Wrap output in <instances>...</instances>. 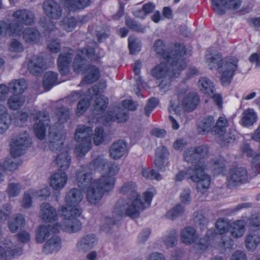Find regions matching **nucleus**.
<instances>
[{
  "label": "nucleus",
  "instance_id": "33",
  "mask_svg": "<svg viewBox=\"0 0 260 260\" xmlns=\"http://www.w3.org/2000/svg\"><path fill=\"white\" fill-rule=\"evenodd\" d=\"M173 101H177L180 106L184 107L186 110H193L198 105L200 99L198 94L196 92H190L188 93L184 98L181 105L180 104L178 100H173Z\"/></svg>",
  "mask_w": 260,
  "mask_h": 260
},
{
  "label": "nucleus",
  "instance_id": "47",
  "mask_svg": "<svg viewBox=\"0 0 260 260\" xmlns=\"http://www.w3.org/2000/svg\"><path fill=\"white\" fill-rule=\"evenodd\" d=\"M9 88L14 92V94H21L23 93L27 88V83L24 79L15 80L11 82Z\"/></svg>",
  "mask_w": 260,
  "mask_h": 260
},
{
  "label": "nucleus",
  "instance_id": "55",
  "mask_svg": "<svg viewBox=\"0 0 260 260\" xmlns=\"http://www.w3.org/2000/svg\"><path fill=\"white\" fill-rule=\"evenodd\" d=\"M177 234L175 231H171L163 237V242L167 247H173L177 243Z\"/></svg>",
  "mask_w": 260,
  "mask_h": 260
},
{
  "label": "nucleus",
  "instance_id": "22",
  "mask_svg": "<svg viewBox=\"0 0 260 260\" xmlns=\"http://www.w3.org/2000/svg\"><path fill=\"white\" fill-rule=\"evenodd\" d=\"M62 221L60 224H55L51 228L50 225H41L36 231V239L38 243H42L46 238L49 236L50 231L53 233H57L60 229L64 231L61 227Z\"/></svg>",
  "mask_w": 260,
  "mask_h": 260
},
{
  "label": "nucleus",
  "instance_id": "52",
  "mask_svg": "<svg viewBox=\"0 0 260 260\" xmlns=\"http://www.w3.org/2000/svg\"><path fill=\"white\" fill-rule=\"evenodd\" d=\"M30 192L34 198H42L46 199L50 195V191L49 187L45 185L40 190L30 189Z\"/></svg>",
  "mask_w": 260,
  "mask_h": 260
},
{
  "label": "nucleus",
  "instance_id": "21",
  "mask_svg": "<svg viewBox=\"0 0 260 260\" xmlns=\"http://www.w3.org/2000/svg\"><path fill=\"white\" fill-rule=\"evenodd\" d=\"M45 15L53 20L59 19L62 15V8L60 5L53 0H45L43 4Z\"/></svg>",
  "mask_w": 260,
  "mask_h": 260
},
{
  "label": "nucleus",
  "instance_id": "11",
  "mask_svg": "<svg viewBox=\"0 0 260 260\" xmlns=\"http://www.w3.org/2000/svg\"><path fill=\"white\" fill-rule=\"evenodd\" d=\"M31 144V139L26 131L15 135L12 138L10 142L11 155L14 157L22 155Z\"/></svg>",
  "mask_w": 260,
  "mask_h": 260
},
{
  "label": "nucleus",
  "instance_id": "64",
  "mask_svg": "<svg viewBox=\"0 0 260 260\" xmlns=\"http://www.w3.org/2000/svg\"><path fill=\"white\" fill-rule=\"evenodd\" d=\"M251 167L255 172H260V147L258 148V152L252 159Z\"/></svg>",
  "mask_w": 260,
  "mask_h": 260
},
{
  "label": "nucleus",
  "instance_id": "2",
  "mask_svg": "<svg viewBox=\"0 0 260 260\" xmlns=\"http://www.w3.org/2000/svg\"><path fill=\"white\" fill-rule=\"evenodd\" d=\"M82 199L83 195L81 191L77 188H72L67 193L65 197L66 206L59 209L63 217L61 227L64 231L75 233L81 229V223L77 217L82 213V209L79 204Z\"/></svg>",
  "mask_w": 260,
  "mask_h": 260
},
{
  "label": "nucleus",
  "instance_id": "63",
  "mask_svg": "<svg viewBox=\"0 0 260 260\" xmlns=\"http://www.w3.org/2000/svg\"><path fill=\"white\" fill-rule=\"evenodd\" d=\"M18 166V165L15 160L14 159H8L5 161L3 166L0 164V170L12 171L17 169Z\"/></svg>",
  "mask_w": 260,
  "mask_h": 260
},
{
  "label": "nucleus",
  "instance_id": "24",
  "mask_svg": "<svg viewBox=\"0 0 260 260\" xmlns=\"http://www.w3.org/2000/svg\"><path fill=\"white\" fill-rule=\"evenodd\" d=\"M21 254V248H16L15 246L11 243L0 246V259L11 260Z\"/></svg>",
  "mask_w": 260,
  "mask_h": 260
},
{
  "label": "nucleus",
  "instance_id": "20",
  "mask_svg": "<svg viewBox=\"0 0 260 260\" xmlns=\"http://www.w3.org/2000/svg\"><path fill=\"white\" fill-rule=\"evenodd\" d=\"M12 17L15 18L13 21L19 23L22 26H23V24L32 25L35 21L34 13L27 9L17 10L13 13ZM23 28V27H22Z\"/></svg>",
  "mask_w": 260,
  "mask_h": 260
},
{
  "label": "nucleus",
  "instance_id": "54",
  "mask_svg": "<svg viewBox=\"0 0 260 260\" xmlns=\"http://www.w3.org/2000/svg\"><path fill=\"white\" fill-rule=\"evenodd\" d=\"M108 162V160L104 157V155H100L92 161L91 165L99 171H104L106 169Z\"/></svg>",
  "mask_w": 260,
  "mask_h": 260
},
{
  "label": "nucleus",
  "instance_id": "8",
  "mask_svg": "<svg viewBox=\"0 0 260 260\" xmlns=\"http://www.w3.org/2000/svg\"><path fill=\"white\" fill-rule=\"evenodd\" d=\"M92 135V127L85 125H80L77 127L74 135L76 142L75 151L77 156L82 157L91 149Z\"/></svg>",
  "mask_w": 260,
  "mask_h": 260
},
{
  "label": "nucleus",
  "instance_id": "40",
  "mask_svg": "<svg viewBox=\"0 0 260 260\" xmlns=\"http://www.w3.org/2000/svg\"><path fill=\"white\" fill-rule=\"evenodd\" d=\"M245 220L243 218L241 219L234 221L231 224V235L235 238H239L243 236L245 232Z\"/></svg>",
  "mask_w": 260,
  "mask_h": 260
},
{
  "label": "nucleus",
  "instance_id": "3",
  "mask_svg": "<svg viewBox=\"0 0 260 260\" xmlns=\"http://www.w3.org/2000/svg\"><path fill=\"white\" fill-rule=\"evenodd\" d=\"M104 56V53H96L94 48L88 46L78 50L73 66L74 71L76 73L86 74L81 84H90L100 78L99 69L94 66L86 64L87 59L94 61Z\"/></svg>",
  "mask_w": 260,
  "mask_h": 260
},
{
  "label": "nucleus",
  "instance_id": "46",
  "mask_svg": "<svg viewBox=\"0 0 260 260\" xmlns=\"http://www.w3.org/2000/svg\"><path fill=\"white\" fill-rule=\"evenodd\" d=\"M58 83L56 73L48 72L45 74L43 85L46 90H49L52 86Z\"/></svg>",
  "mask_w": 260,
  "mask_h": 260
},
{
  "label": "nucleus",
  "instance_id": "9",
  "mask_svg": "<svg viewBox=\"0 0 260 260\" xmlns=\"http://www.w3.org/2000/svg\"><path fill=\"white\" fill-rule=\"evenodd\" d=\"M215 235L212 230L207 231L205 239H200L196 230L192 226H188L182 229L180 232V239L181 242L186 245L194 244L197 248L204 250L210 244L209 241Z\"/></svg>",
  "mask_w": 260,
  "mask_h": 260
},
{
  "label": "nucleus",
  "instance_id": "43",
  "mask_svg": "<svg viewBox=\"0 0 260 260\" xmlns=\"http://www.w3.org/2000/svg\"><path fill=\"white\" fill-rule=\"evenodd\" d=\"M41 35L39 31L33 27H27L22 32V38L27 43L37 42L40 39Z\"/></svg>",
  "mask_w": 260,
  "mask_h": 260
},
{
  "label": "nucleus",
  "instance_id": "42",
  "mask_svg": "<svg viewBox=\"0 0 260 260\" xmlns=\"http://www.w3.org/2000/svg\"><path fill=\"white\" fill-rule=\"evenodd\" d=\"M200 90L207 95H212L215 91L214 83L206 77H202L198 81Z\"/></svg>",
  "mask_w": 260,
  "mask_h": 260
},
{
  "label": "nucleus",
  "instance_id": "60",
  "mask_svg": "<svg viewBox=\"0 0 260 260\" xmlns=\"http://www.w3.org/2000/svg\"><path fill=\"white\" fill-rule=\"evenodd\" d=\"M105 170L107 171L105 174H107L109 176L114 177L119 172V167L115 162L108 161Z\"/></svg>",
  "mask_w": 260,
  "mask_h": 260
},
{
  "label": "nucleus",
  "instance_id": "34",
  "mask_svg": "<svg viewBox=\"0 0 260 260\" xmlns=\"http://www.w3.org/2000/svg\"><path fill=\"white\" fill-rule=\"evenodd\" d=\"M170 108H169L170 112L173 111L174 115L169 116V119L171 123L172 127L174 129H178L180 126L179 124V120L180 119L179 113L182 110V107L179 106L177 101H171L170 102Z\"/></svg>",
  "mask_w": 260,
  "mask_h": 260
},
{
  "label": "nucleus",
  "instance_id": "4",
  "mask_svg": "<svg viewBox=\"0 0 260 260\" xmlns=\"http://www.w3.org/2000/svg\"><path fill=\"white\" fill-rule=\"evenodd\" d=\"M175 51L179 52V57L175 59L177 64V69H174L171 62H161L156 66L151 71L152 75L157 79H160L159 84L160 90L165 92L167 91L171 85V81L173 77L179 76L180 72L186 67V62L184 61V56L186 51L184 46H175Z\"/></svg>",
  "mask_w": 260,
  "mask_h": 260
},
{
  "label": "nucleus",
  "instance_id": "61",
  "mask_svg": "<svg viewBox=\"0 0 260 260\" xmlns=\"http://www.w3.org/2000/svg\"><path fill=\"white\" fill-rule=\"evenodd\" d=\"M89 106V102L88 100L83 99L81 100L78 105L76 110V114L80 116L83 114L88 108Z\"/></svg>",
  "mask_w": 260,
  "mask_h": 260
},
{
  "label": "nucleus",
  "instance_id": "32",
  "mask_svg": "<svg viewBox=\"0 0 260 260\" xmlns=\"http://www.w3.org/2000/svg\"><path fill=\"white\" fill-rule=\"evenodd\" d=\"M69 11H76L84 9L90 5V0H60Z\"/></svg>",
  "mask_w": 260,
  "mask_h": 260
},
{
  "label": "nucleus",
  "instance_id": "53",
  "mask_svg": "<svg viewBox=\"0 0 260 260\" xmlns=\"http://www.w3.org/2000/svg\"><path fill=\"white\" fill-rule=\"evenodd\" d=\"M184 211V208L178 204L169 210L166 214V217L169 219L173 220L182 215Z\"/></svg>",
  "mask_w": 260,
  "mask_h": 260
},
{
  "label": "nucleus",
  "instance_id": "49",
  "mask_svg": "<svg viewBox=\"0 0 260 260\" xmlns=\"http://www.w3.org/2000/svg\"><path fill=\"white\" fill-rule=\"evenodd\" d=\"M155 8V5L152 2H148L145 4L141 10L135 12L134 15L137 17L143 19L146 15L153 11Z\"/></svg>",
  "mask_w": 260,
  "mask_h": 260
},
{
  "label": "nucleus",
  "instance_id": "10",
  "mask_svg": "<svg viewBox=\"0 0 260 260\" xmlns=\"http://www.w3.org/2000/svg\"><path fill=\"white\" fill-rule=\"evenodd\" d=\"M28 114L23 111L17 112L8 117V110L6 106L0 105V134L4 133L11 122L18 126H22L26 122Z\"/></svg>",
  "mask_w": 260,
  "mask_h": 260
},
{
  "label": "nucleus",
  "instance_id": "57",
  "mask_svg": "<svg viewBox=\"0 0 260 260\" xmlns=\"http://www.w3.org/2000/svg\"><path fill=\"white\" fill-rule=\"evenodd\" d=\"M142 174L143 177L150 180L155 179L159 181L162 179L160 174L154 170H149L146 168H144L142 169Z\"/></svg>",
  "mask_w": 260,
  "mask_h": 260
},
{
  "label": "nucleus",
  "instance_id": "12",
  "mask_svg": "<svg viewBox=\"0 0 260 260\" xmlns=\"http://www.w3.org/2000/svg\"><path fill=\"white\" fill-rule=\"evenodd\" d=\"M208 147L204 145L188 148L183 152V159L188 163L197 162L194 165L200 164L201 166L203 165L204 171L206 166L205 165L202 159L208 156Z\"/></svg>",
  "mask_w": 260,
  "mask_h": 260
},
{
  "label": "nucleus",
  "instance_id": "28",
  "mask_svg": "<svg viewBox=\"0 0 260 260\" xmlns=\"http://www.w3.org/2000/svg\"><path fill=\"white\" fill-rule=\"evenodd\" d=\"M128 114L125 110L116 109L113 111H110L106 116L102 117L101 120H99L100 122L105 124L110 121H117L118 122H125L128 119Z\"/></svg>",
  "mask_w": 260,
  "mask_h": 260
},
{
  "label": "nucleus",
  "instance_id": "7",
  "mask_svg": "<svg viewBox=\"0 0 260 260\" xmlns=\"http://www.w3.org/2000/svg\"><path fill=\"white\" fill-rule=\"evenodd\" d=\"M203 165H193L189 167L186 172L180 171L175 176V180L182 181L186 176V178L197 182L198 192L204 193L207 191L210 184V177L204 173Z\"/></svg>",
  "mask_w": 260,
  "mask_h": 260
},
{
  "label": "nucleus",
  "instance_id": "31",
  "mask_svg": "<svg viewBox=\"0 0 260 260\" xmlns=\"http://www.w3.org/2000/svg\"><path fill=\"white\" fill-rule=\"evenodd\" d=\"M97 242V239L93 234H89L81 239L76 244L78 251L85 252L92 248Z\"/></svg>",
  "mask_w": 260,
  "mask_h": 260
},
{
  "label": "nucleus",
  "instance_id": "48",
  "mask_svg": "<svg viewBox=\"0 0 260 260\" xmlns=\"http://www.w3.org/2000/svg\"><path fill=\"white\" fill-rule=\"evenodd\" d=\"M93 143L96 146H99L107 140V135L103 127H95L93 134Z\"/></svg>",
  "mask_w": 260,
  "mask_h": 260
},
{
  "label": "nucleus",
  "instance_id": "44",
  "mask_svg": "<svg viewBox=\"0 0 260 260\" xmlns=\"http://www.w3.org/2000/svg\"><path fill=\"white\" fill-rule=\"evenodd\" d=\"M25 98L21 94H13L8 100L7 104L10 109L17 110L24 104Z\"/></svg>",
  "mask_w": 260,
  "mask_h": 260
},
{
  "label": "nucleus",
  "instance_id": "13",
  "mask_svg": "<svg viewBox=\"0 0 260 260\" xmlns=\"http://www.w3.org/2000/svg\"><path fill=\"white\" fill-rule=\"evenodd\" d=\"M183 46L181 44H174L171 46L168 50H166L165 45L164 41L160 39L156 40L153 45L154 51L158 55L161 56L166 61L171 62L172 67L174 69L178 68L175 59L179 57V52L175 51V46Z\"/></svg>",
  "mask_w": 260,
  "mask_h": 260
},
{
  "label": "nucleus",
  "instance_id": "27",
  "mask_svg": "<svg viewBox=\"0 0 260 260\" xmlns=\"http://www.w3.org/2000/svg\"><path fill=\"white\" fill-rule=\"evenodd\" d=\"M67 181V174L61 170H58L50 176V185L53 190L60 191L64 187Z\"/></svg>",
  "mask_w": 260,
  "mask_h": 260
},
{
  "label": "nucleus",
  "instance_id": "17",
  "mask_svg": "<svg viewBox=\"0 0 260 260\" xmlns=\"http://www.w3.org/2000/svg\"><path fill=\"white\" fill-rule=\"evenodd\" d=\"M248 180L246 170L242 167L232 169L227 176V185L232 188L245 183Z\"/></svg>",
  "mask_w": 260,
  "mask_h": 260
},
{
  "label": "nucleus",
  "instance_id": "62",
  "mask_svg": "<svg viewBox=\"0 0 260 260\" xmlns=\"http://www.w3.org/2000/svg\"><path fill=\"white\" fill-rule=\"evenodd\" d=\"M221 242L219 244V246L221 251L231 249L233 248L234 242L231 238L224 236H221Z\"/></svg>",
  "mask_w": 260,
  "mask_h": 260
},
{
  "label": "nucleus",
  "instance_id": "51",
  "mask_svg": "<svg viewBox=\"0 0 260 260\" xmlns=\"http://www.w3.org/2000/svg\"><path fill=\"white\" fill-rule=\"evenodd\" d=\"M56 116L59 122H65L70 116L69 110L64 107L58 108L56 110Z\"/></svg>",
  "mask_w": 260,
  "mask_h": 260
},
{
  "label": "nucleus",
  "instance_id": "41",
  "mask_svg": "<svg viewBox=\"0 0 260 260\" xmlns=\"http://www.w3.org/2000/svg\"><path fill=\"white\" fill-rule=\"evenodd\" d=\"M257 119V116L254 110L249 108L243 112L241 122L243 126L248 127L255 123Z\"/></svg>",
  "mask_w": 260,
  "mask_h": 260
},
{
  "label": "nucleus",
  "instance_id": "50",
  "mask_svg": "<svg viewBox=\"0 0 260 260\" xmlns=\"http://www.w3.org/2000/svg\"><path fill=\"white\" fill-rule=\"evenodd\" d=\"M246 225L249 228H260V214H254L249 217H243Z\"/></svg>",
  "mask_w": 260,
  "mask_h": 260
},
{
  "label": "nucleus",
  "instance_id": "5",
  "mask_svg": "<svg viewBox=\"0 0 260 260\" xmlns=\"http://www.w3.org/2000/svg\"><path fill=\"white\" fill-rule=\"evenodd\" d=\"M206 62L210 70L217 69L220 75V82L223 85L229 84L238 67V60L235 57L222 59L220 54L206 56Z\"/></svg>",
  "mask_w": 260,
  "mask_h": 260
},
{
  "label": "nucleus",
  "instance_id": "37",
  "mask_svg": "<svg viewBox=\"0 0 260 260\" xmlns=\"http://www.w3.org/2000/svg\"><path fill=\"white\" fill-rule=\"evenodd\" d=\"M73 56L70 53H61L58 58V67L60 74L66 75L69 72V66Z\"/></svg>",
  "mask_w": 260,
  "mask_h": 260
},
{
  "label": "nucleus",
  "instance_id": "30",
  "mask_svg": "<svg viewBox=\"0 0 260 260\" xmlns=\"http://www.w3.org/2000/svg\"><path fill=\"white\" fill-rule=\"evenodd\" d=\"M92 179L91 174L85 170H79L76 173V180L77 185L79 187L83 190H86L92 185L93 181H92Z\"/></svg>",
  "mask_w": 260,
  "mask_h": 260
},
{
  "label": "nucleus",
  "instance_id": "15",
  "mask_svg": "<svg viewBox=\"0 0 260 260\" xmlns=\"http://www.w3.org/2000/svg\"><path fill=\"white\" fill-rule=\"evenodd\" d=\"M88 94L90 99L95 98V102L93 105V112L95 115L103 114L105 111L108 104V99L99 94L100 90L96 85L93 86L88 90Z\"/></svg>",
  "mask_w": 260,
  "mask_h": 260
},
{
  "label": "nucleus",
  "instance_id": "26",
  "mask_svg": "<svg viewBox=\"0 0 260 260\" xmlns=\"http://www.w3.org/2000/svg\"><path fill=\"white\" fill-rule=\"evenodd\" d=\"M127 146L125 141L119 140L114 142L109 150L110 156L114 160L121 158L127 152Z\"/></svg>",
  "mask_w": 260,
  "mask_h": 260
},
{
  "label": "nucleus",
  "instance_id": "18",
  "mask_svg": "<svg viewBox=\"0 0 260 260\" xmlns=\"http://www.w3.org/2000/svg\"><path fill=\"white\" fill-rule=\"evenodd\" d=\"M22 26L19 23L12 20L0 21V38L6 36H20Z\"/></svg>",
  "mask_w": 260,
  "mask_h": 260
},
{
  "label": "nucleus",
  "instance_id": "29",
  "mask_svg": "<svg viewBox=\"0 0 260 260\" xmlns=\"http://www.w3.org/2000/svg\"><path fill=\"white\" fill-rule=\"evenodd\" d=\"M115 183L114 177L109 176L104 174L98 179L93 181V183L96 187L100 189L104 193L109 192L114 187Z\"/></svg>",
  "mask_w": 260,
  "mask_h": 260
},
{
  "label": "nucleus",
  "instance_id": "25",
  "mask_svg": "<svg viewBox=\"0 0 260 260\" xmlns=\"http://www.w3.org/2000/svg\"><path fill=\"white\" fill-rule=\"evenodd\" d=\"M40 217L44 222L51 223L57 219L58 214L53 207L43 203L40 205Z\"/></svg>",
  "mask_w": 260,
  "mask_h": 260
},
{
  "label": "nucleus",
  "instance_id": "1",
  "mask_svg": "<svg viewBox=\"0 0 260 260\" xmlns=\"http://www.w3.org/2000/svg\"><path fill=\"white\" fill-rule=\"evenodd\" d=\"M137 186L132 181L126 182L123 184L120 189V193L126 195L127 199H120L115 205L113 214V218L105 217L102 220L101 230L108 232L110 226L116 223L124 215L132 218L138 217L141 212L149 207L151 202L153 193L147 190L142 197L137 192Z\"/></svg>",
  "mask_w": 260,
  "mask_h": 260
},
{
  "label": "nucleus",
  "instance_id": "38",
  "mask_svg": "<svg viewBox=\"0 0 260 260\" xmlns=\"http://www.w3.org/2000/svg\"><path fill=\"white\" fill-rule=\"evenodd\" d=\"M260 244V235L256 232L248 233L245 238V245L247 249L254 251Z\"/></svg>",
  "mask_w": 260,
  "mask_h": 260
},
{
  "label": "nucleus",
  "instance_id": "19",
  "mask_svg": "<svg viewBox=\"0 0 260 260\" xmlns=\"http://www.w3.org/2000/svg\"><path fill=\"white\" fill-rule=\"evenodd\" d=\"M213 10L218 14L225 13V9L236 10L241 6L240 0H211Z\"/></svg>",
  "mask_w": 260,
  "mask_h": 260
},
{
  "label": "nucleus",
  "instance_id": "23",
  "mask_svg": "<svg viewBox=\"0 0 260 260\" xmlns=\"http://www.w3.org/2000/svg\"><path fill=\"white\" fill-rule=\"evenodd\" d=\"M46 64L44 59L38 55L31 56L27 61V69L29 72L38 76L46 69Z\"/></svg>",
  "mask_w": 260,
  "mask_h": 260
},
{
  "label": "nucleus",
  "instance_id": "36",
  "mask_svg": "<svg viewBox=\"0 0 260 260\" xmlns=\"http://www.w3.org/2000/svg\"><path fill=\"white\" fill-rule=\"evenodd\" d=\"M61 247V240L56 235L51 237L45 243L43 251L46 254H50L58 251Z\"/></svg>",
  "mask_w": 260,
  "mask_h": 260
},
{
  "label": "nucleus",
  "instance_id": "39",
  "mask_svg": "<svg viewBox=\"0 0 260 260\" xmlns=\"http://www.w3.org/2000/svg\"><path fill=\"white\" fill-rule=\"evenodd\" d=\"M214 122L213 116H207L204 117L198 124V131L199 133L204 135L209 132L212 133Z\"/></svg>",
  "mask_w": 260,
  "mask_h": 260
},
{
  "label": "nucleus",
  "instance_id": "6",
  "mask_svg": "<svg viewBox=\"0 0 260 260\" xmlns=\"http://www.w3.org/2000/svg\"><path fill=\"white\" fill-rule=\"evenodd\" d=\"M61 126H60V127ZM49 147L52 151H56L57 155L55 162L60 170H67L71 164V157L66 147L63 146L65 135L62 130L54 126L50 127L49 133Z\"/></svg>",
  "mask_w": 260,
  "mask_h": 260
},
{
  "label": "nucleus",
  "instance_id": "58",
  "mask_svg": "<svg viewBox=\"0 0 260 260\" xmlns=\"http://www.w3.org/2000/svg\"><path fill=\"white\" fill-rule=\"evenodd\" d=\"M21 186L18 183H11L8 184L7 192L11 198L18 196L20 192Z\"/></svg>",
  "mask_w": 260,
  "mask_h": 260
},
{
  "label": "nucleus",
  "instance_id": "14",
  "mask_svg": "<svg viewBox=\"0 0 260 260\" xmlns=\"http://www.w3.org/2000/svg\"><path fill=\"white\" fill-rule=\"evenodd\" d=\"M228 126V120L225 117L221 116L218 118L216 123L212 128V133L222 136L221 144L226 145L235 139L236 132L232 130L228 134H225L226 127Z\"/></svg>",
  "mask_w": 260,
  "mask_h": 260
},
{
  "label": "nucleus",
  "instance_id": "59",
  "mask_svg": "<svg viewBox=\"0 0 260 260\" xmlns=\"http://www.w3.org/2000/svg\"><path fill=\"white\" fill-rule=\"evenodd\" d=\"M229 223L227 219L224 218L218 219L216 222V228L219 234L222 235L227 232Z\"/></svg>",
  "mask_w": 260,
  "mask_h": 260
},
{
  "label": "nucleus",
  "instance_id": "45",
  "mask_svg": "<svg viewBox=\"0 0 260 260\" xmlns=\"http://www.w3.org/2000/svg\"><path fill=\"white\" fill-rule=\"evenodd\" d=\"M25 220L22 215L19 214L12 218L9 222V228L12 233H16L25 225Z\"/></svg>",
  "mask_w": 260,
  "mask_h": 260
},
{
  "label": "nucleus",
  "instance_id": "16",
  "mask_svg": "<svg viewBox=\"0 0 260 260\" xmlns=\"http://www.w3.org/2000/svg\"><path fill=\"white\" fill-rule=\"evenodd\" d=\"M34 116L36 120L34 126L35 135L39 139L42 140L46 136V127L49 125V115L45 112L37 111Z\"/></svg>",
  "mask_w": 260,
  "mask_h": 260
},
{
  "label": "nucleus",
  "instance_id": "56",
  "mask_svg": "<svg viewBox=\"0 0 260 260\" xmlns=\"http://www.w3.org/2000/svg\"><path fill=\"white\" fill-rule=\"evenodd\" d=\"M77 24V21L74 18H67L61 22L62 28L68 32L73 31Z\"/></svg>",
  "mask_w": 260,
  "mask_h": 260
},
{
  "label": "nucleus",
  "instance_id": "35",
  "mask_svg": "<svg viewBox=\"0 0 260 260\" xmlns=\"http://www.w3.org/2000/svg\"><path fill=\"white\" fill-rule=\"evenodd\" d=\"M87 201L93 205L98 204L103 198L104 193L92 184L89 188L85 190Z\"/></svg>",
  "mask_w": 260,
  "mask_h": 260
}]
</instances>
